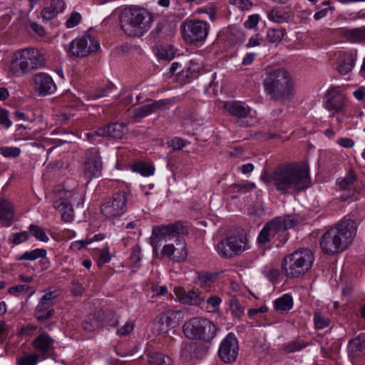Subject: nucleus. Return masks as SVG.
I'll use <instances>...</instances> for the list:
<instances>
[{
  "instance_id": "14",
  "label": "nucleus",
  "mask_w": 365,
  "mask_h": 365,
  "mask_svg": "<svg viewBox=\"0 0 365 365\" xmlns=\"http://www.w3.org/2000/svg\"><path fill=\"white\" fill-rule=\"evenodd\" d=\"M99 48L100 44L93 36L86 35L72 41L68 52L71 56L83 58L98 51Z\"/></svg>"
},
{
  "instance_id": "23",
  "label": "nucleus",
  "mask_w": 365,
  "mask_h": 365,
  "mask_svg": "<svg viewBox=\"0 0 365 365\" xmlns=\"http://www.w3.org/2000/svg\"><path fill=\"white\" fill-rule=\"evenodd\" d=\"M326 97L324 106L329 110L339 112L344 108L346 98L340 92L339 88H330L327 92Z\"/></svg>"
},
{
  "instance_id": "28",
  "label": "nucleus",
  "mask_w": 365,
  "mask_h": 365,
  "mask_svg": "<svg viewBox=\"0 0 365 365\" xmlns=\"http://www.w3.org/2000/svg\"><path fill=\"white\" fill-rule=\"evenodd\" d=\"M223 108L232 116L238 118H246L250 108L245 103L240 101H227L224 103Z\"/></svg>"
},
{
  "instance_id": "6",
  "label": "nucleus",
  "mask_w": 365,
  "mask_h": 365,
  "mask_svg": "<svg viewBox=\"0 0 365 365\" xmlns=\"http://www.w3.org/2000/svg\"><path fill=\"white\" fill-rule=\"evenodd\" d=\"M314 257L308 248H302L287 255L282 263V270L289 278H297L312 267Z\"/></svg>"
},
{
  "instance_id": "26",
  "label": "nucleus",
  "mask_w": 365,
  "mask_h": 365,
  "mask_svg": "<svg viewBox=\"0 0 365 365\" xmlns=\"http://www.w3.org/2000/svg\"><path fill=\"white\" fill-rule=\"evenodd\" d=\"M182 312L180 310L169 309L162 313L158 318L161 324L160 331H167L170 327L174 328L178 325L182 319Z\"/></svg>"
},
{
  "instance_id": "37",
  "label": "nucleus",
  "mask_w": 365,
  "mask_h": 365,
  "mask_svg": "<svg viewBox=\"0 0 365 365\" xmlns=\"http://www.w3.org/2000/svg\"><path fill=\"white\" fill-rule=\"evenodd\" d=\"M133 170L145 177L152 175L155 171L153 165L141 162L134 164Z\"/></svg>"
},
{
  "instance_id": "33",
  "label": "nucleus",
  "mask_w": 365,
  "mask_h": 365,
  "mask_svg": "<svg viewBox=\"0 0 365 365\" xmlns=\"http://www.w3.org/2000/svg\"><path fill=\"white\" fill-rule=\"evenodd\" d=\"M46 256V250L43 248H37L31 251H27L21 255L18 256L16 259L19 261L28 260L34 261L38 258H45Z\"/></svg>"
},
{
  "instance_id": "16",
  "label": "nucleus",
  "mask_w": 365,
  "mask_h": 365,
  "mask_svg": "<svg viewBox=\"0 0 365 365\" xmlns=\"http://www.w3.org/2000/svg\"><path fill=\"white\" fill-rule=\"evenodd\" d=\"M172 103L170 99L149 101L148 103L137 108H130L129 110L133 114L135 122H138L160 109L168 108Z\"/></svg>"
},
{
  "instance_id": "57",
  "label": "nucleus",
  "mask_w": 365,
  "mask_h": 365,
  "mask_svg": "<svg viewBox=\"0 0 365 365\" xmlns=\"http://www.w3.org/2000/svg\"><path fill=\"white\" fill-rule=\"evenodd\" d=\"M134 328V324L131 322H126L121 328L117 331L118 336H125L130 333Z\"/></svg>"
},
{
  "instance_id": "27",
  "label": "nucleus",
  "mask_w": 365,
  "mask_h": 365,
  "mask_svg": "<svg viewBox=\"0 0 365 365\" xmlns=\"http://www.w3.org/2000/svg\"><path fill=\"white\" fill-rule=\"evenodd\" d=\"M339 34L349 42L365 43V26L354 29H340Z\"/></svg>"
},
{
  "instance_id": "63",
  "label": "nucleus",
  "mask_w": 365,
  "mask_h": 365,
  "mask_svg": "<svg viewBox=\"0 0 365 365\" xmlns=\"http://www.w3.org/2000/svg\"><path fill=\"white\" fill-rule=\"evenodd\" d=\"M29 286L26 284H19L12 287H10L8 290L9 293L16 294L19 292H26L29 289Z\"/></svg>"
},
{
  "instance_id": "3",
  "label": "nucleus",
  "mask_w": 365,
  "mask_h": 365,
  "mask_svg": "<svg viewBox=\"0 0 365 365\" xmlns=\"http://www.w3.org/2000/svg\"><path fill=\"white\" fill-rule=\"evenodd\" d=\"M356 231V222L343 220L322 237L320 246L324 253L334 255L344 250L353 241Z\"/></svg>"
},
{
  "instance_id": "52",
  "label": "nucleus",
  "mask_w": 365,
  "mask_h": 365,
  "mask_svg": "<svg viewBox=\"0 0 365 365\" xmlns=\"http://www.w3.org/2000/svg\"><path fill=\"white\" fill-rule=\"evenodd\" d=\"M98 322L94 319V317H91L88 320L83 322V328L88 331H93L98 327Z\"/></svg>"
},
{
  "instance_id": "17",
  "label": "nucleus",
  "mask_w": 365,
  "mask_h": 365,
  "mask_svg": "<svg viewBox=\"0 0 365 365\" xmlns=\"http://www.w3.org/2000/svg\"><path fill=\"white\" fill-rule=\"evenodd\" d=\"M102 171V160L99 153L91 150L86 153L85 161L82 167V173L84 178L90 180L93 178L98 177Z\"/></svg>"
},
{
  "instance_id": "7",
  "label": "nucleus",
  "mask_w": 365,
  "mask_h": 365,
  "mask_svg": "<svg viewBox=\"0 0 365 365\" xmlns=\"http://www.w3.org/2000/svg\"><path fill=\"white\" fill-rule=\"evenodd\" d=\"M217 327L209 319L202 317H192L182 326L185 336L192 340L211 341L217 333Z\"/></svg>"
},
{
  "instance_id": "55",
  "label": "nucleus",
  "mask_w": 365,
  "mask_h": 365,
  "mask_svg": "<svg viewBox=\"0 0 365 365\" xmlns=\"http://www.w3.org/2000/svg\"><path fill=\"white\" fill-rule=\"evenodd\" d=\"M41 16L43 19L46 20H51L53 19L58 14L56 11L52 9L51 6L44 8L42 9L41 12Z\"/></svg>"
},
{
  "instance_id": "4",
  "label": "nucleus",
  "mask_w": 365,
  "mask_h": 365,
  "mask_svg": "<svg viewBox=\"0 0 365 365\" xmlns=\"http://www.w3.org/2000/svg\"><path fill=\"white\" fill-rule=\"evenodd\" d=\"M263 86L267 95L274 101L284 102L293 96L292 79L284 68L267 71L263 81Z\"/></svg>"
},
{
  "instance_id": "41",
  "label": "nucleus",
  "mask_w": 365,
  "mask_h": 365,
  "mask_svg": "<svg viewBox=\"0 0 365 365\" xmlns=\"http://www.w3.org/2000/svg\"><path fill=\"white\" fill-rule=\"evenodd\" d=\"M21 153V150L17 147L4 146L0 148V154L5 158H16Z\"/></svg>"
},
{
  "instance_id": "39",
  "label": "nucleus",
  "mask_w": 365,
  "mask_h": 365,
  "mask_svg": "<svg viewBox=\"0 0 365 365\" xmlns=\"http://www.w3.org/2000/svg\"><path fill=\"white\" fill-rule=\"evenodd\" d=\"M158 56L160 59L171 61L175 56L173 47L171 46H162L158 50Z\"/></svg>"
},
{
  "instance_id": "21",
  "label": "nucleus",
  "mask_w": 365,
  "mask_h": 365,
  "mask_svg": "<svg viewBox=\"0 0 365 365\" xmlns=\"http://www.w3.org/2000/svg\"><path fill=\"white\" fill-rule=\"evenodd\" d=\"M125 128L124 123H115L105 127L99 128L94 133H88L86 135L88 138H92L94 135H99L114 139H120L125 134Z\"/></svg>"
},
{
  "instance_id": "24",
  "label": "nucleus",
  "mask_w": 365,
  "mask_h": 365,
  "mask_svg": "<svg viewBox=\"0 0 365 365\" xmlns=\"http://www.w3.org/2000/svg\"><path fill=\"white\" fill-rule=\"evenodd\" d=\"M356 58V51L340 53L336 62L337 72L343 76L350 73L355 66Z\"/></svg>"
},
{
  "instance_id": "54",
  "label": "nucleus",
  "mask_w": 365,
  "mask_h": 365,
  "mask_svg": "<svg viewBox=\"0 0 365 365\" xmlns=\"http://www.w3.org/2000/svg\"><path fill=\"white\" fill-rule=\"evenodd\" d=\"M84 292V288L82 284L79 283L78 280L73 279L72 281L71 292L74 296H81Z\"/></svg>"
},
{
  "instance_id": "29",
  "label": "nucleus",
  "mask_w": 365,
  "mask_h": 365,
  "mask_svg": "<svg viewBox=\"0 0 365 365\" xmlns=\"http://www.w3.org/2000/svg\"><path fill=\"white\" fill-rule=\"evenodd\" d=\"M355 181L356 176L352 170H349L344 178L338 180L337 183L339 188L345 191L340 197L341 200H346L354 195V191L351 187Z\"/></svg>"
},
{
  "instance_id": "8",
  "label": "nucleus",
  "mask_w": 365,
  "mask_h": 365,
  "mask_svg": "<svg viewBox=\"0 0 365 365\" xmlns=\"http://www.w3.org/2000/svg\"><path fill=\"white\" fill-rule=\"evenodd\" d=\"M13 63L24 73L42 68L46 66L45 55L38 48L27 47L17 51L14 54Z\"/></svg>"
},
{
  "instance_id": "30",
  "label": "nucleus",
  "mask_w": 365,
  "mask_h": 365,
  "mask_svg": "<svg viewBox=\"0 0 365 365\" xmlns=\"http://www.w3.org/2000/svg\"><path fill=\"white\" fill-rule=\"evenodd\" d=\"M14 211L12 204L5 199L0 200V223L4 226L11 225Z\"/></svg>"
},
{
  "instance_id": "56",
  "label": "nucleus",
  "mask_w": 365,
  "mask_h": 365,
  "mask_svg": "<svg viewBox=\"0 0 365 365\" xmlns=\"http://www.w3.org/2000/svg\"><path fill=\"white\" fill-rule=\"evenodd\" d=\"M91 244V241L88 240L87 238L83 240H77L71 243V249L73 251H79L83 247Z\"/></svg>"
},
{
  "instance_id": "25",
  "label": "nucleus",
  "mask_w": 365,
  "mask_h": 365,
  "mask_svg": "<svg viewBox=\"0 0 365 365\" xmlns=\"http://www.w3.org/2000/svg\"><path fill=\"white\" fill-rule=\"evenodd\" d=\"M348 354L353 363L358 361L365 356V339L362 334L349 341Z\"/></svg>"
},
{
  "instance_id": "47",
  "label": "nucleus",
  "mask_w": 365,
  "mask_h": 365,
  "mask_svg": "<svg viewBox=\"0 0 365 365\" xmlns=\"http://www.w3.org/2000/svg\"><path fill=\"white\" fill-rule=\"evenodd\" d=\"M314 322L317 329H322L328 327L330 322L328 319L316 312L314 316Z\"/></svg>"
},
{
  "instance_id": "51",
  "label": "nucleus",
  "mask_w": 365,
  "mask_h": 365,
  "mask_svg": "<svg viewBox=\"0 0 365 365\" xmlns=\"http://www.w3.org/2000/svg\"><path fill=\"white\" fill-rule=\"evenodd\" d=\"M110 260V256L108 252V248L101 250V252L99 253L98 258V261H97L98 266L101 267L103 264H105L106 263L108 262Z\"/></svg>"
},
{
  "instance_id": "46",
  "label": "nucleus",
  "mask_w": 365,
  "mask_h": 365,
  "mask_svg": "<svg viewBox=\"0 0 365 365\" xmlns=\"http://www.w3.org/2000/svg\"><path fill=\"white\" fill-rule=\"evenodd\" d=\"M272 238L273 237L272 235H271V232L267 228V226L264 225L257 237L258 242L261 245H264L269 242Z\"/></svg>"
},
{
  "instance_id": "2",
  "label": "nucleus",
  "mask_w": 365,
  "mask_h": 365,
  "mask_svg": "<svg viewBox=\"0 0 365 365\" xmlns=\"http://www.w3.org/2000/svg\"><path fill=\"white\" fill-rule=\"evenodd\" d=\"M188 234L187 227L181 222H175L168 225H157L153 227L150 243L153 251L157 252L158 248L163 242H168L175 239L174 254L173 259L181 262L186 259L187 250L185 240L180 236Z\"/></svg>"
},
{
  "instance_id": "62",
  "label": "nucleus",
  "mask_w": 365,
  "mask_h": 365,
  "mask_svg": "<svg viewBox=\"0 0 365 365\" xmlns=\"http://www.w3.org/2000/svg\"><path fill=\"white\" fill-rule=\"evenodd\" d=\"M174 244L165 245L161 250V254L164 257H173L174 254Z\"/></svg>"
},
{
  "instance_id": "13",
  "label": "nucleus",
  "mask_w": 365,
  "mask_h": 365,
  "mask_svg": "<svg viewBox=\"0 0 365 365\" xmlns=\"http://www.w3.org/2000/svg\"><path fill=\"white\" fill-rule=\"evenodd\" d=\"M83 200V197L78 193H74L70 191L64 192L63 196H61L58 200L53 202V206L55 209L59 210L61 215V219L67 222L73 218V210L72 204L79 205Z\"/></svg>"
},
{
  "instance_id": "22",
  "label": "nucleus",
  "mask_w": 365,
  "mask_h": 365,
  "mask_svg": "<svg viewBox=\"0 0 365 365\" xmlns=\"http://www.w3.org/2000/svg\"><path fill=\"white\" fill-rule=\"evenodd\" d=\"M34 82L39 96L53 93L56 86L52 78L46 73H38L34 76Z\"/></svg>"
},
{
  "instance_id": "34",
  "label": "nucleus",
  "mask_w": 365,
  "mask_h": 365,
  "mask_svg": "<svg viewBox=\"0 0 365 365\" xmlns=\"http://www.w3.org/2000/svg\"><path fill=\"white\" fill-rule=\"evenodd\" d=\"M41 359L38 357L37 354L33 353H24L22 355L16 357V365H36Z\"/></svg>"
},
{
  "instance_id": "36",
  "label": "nucleus",
  "mask_w": 365,
  "mask_h": 365,
  "mask_svg": "<svg viewBox=\"0 0 365 365\" xmlns=\"http://www.w3.org/2000/svg\"><path fill=\"white\" fill-rule=\"evenodd\" d=\"M307 346L308 343L304 342L303 340L297 339L290 341L287 344H284L283 346V350L284 351V352L290 354L299 351Z\"/></svg>"
},
{
  "instance_id": "43",
  "label": "nucleus",
  "mask_w": 365,
  "mask_h": 365,
  "mask_svg": "<svg viewBox=\"0 0 365 365\" xmlns=\"http://www.w3.org/2000/svg\"><path fill=\"white\" fill-rule=\"evenodd\" d=\"M230 306L233 316L240 317L243 314L244 309L236 298L232 297L230 299Z\"/></svg>"
},
{
  "instance_id": "45",
  "label": "nucleus",
  "mask_w": 365,
  "mask_h": 365,
  "mask_svg": "<svg viewBox=\"0 0 365 365\" xmlns=\"http://www.w3.org/2000/svg\"><path fill=\"white\" fill-rule=\"evenodd\" d=\"M229 2L242 11L250 10L253 6V3L250 0H229Z\"/></svg>"
},
{
  "instance_id": "53",
  "label": "nucleus",
  "mask_w": 365,
  "mask_h": 365,
  "mask_svg": "<svg viewBox=\"0 0 365 365\" xmlns=\"http://www.w3.org/2000/svg\"><path fill=\"white\" fill-rule=\"evenodd\" d=\"M0 123L6 128H9L11 125V121L9 118L8 111L0 108Z\"/></svg>"
},
{
  "instance_id": "58",
  "label": "nucleus",
  "mask_w": 365,
  "mask_h": 365,
  "mask_svg": "<svg viewBox=\"0 0 365 365\" xmlns=\"http://www.w3.org/2000/svg\"><path fill=\"white\" fill-rule=\"evenodd\" d=\"M221 302V298L216 295H212L206 299V303L207 304V305L210 306L212 308L215 309L220 306Z\"/></svg>"
},
{
  "instance_id": "31",
  "label": "nucleus",
  "mask_w": 365,
  "mask_h": 365,
  "mask_svg": "<svg viewBox=\"0 0 365 365\" xmlns=\"http://www.w3.org/2000/svg\"><path fill=\"white\" fill-rule=\"evenodd\" d=\"M293 307V299L288 294H283L274 302V307L278 312H286L290 310Z\"/></svg>"
},
{
  "instance_id": "40",
  "label": "nucleus",
  "mask_w": 365,
  "mask_h": 365,
  "mask_svg": "<svg viewBox=\"0 0 365 365\" xmlns=\"http://www.w3.org/2000/svg\"><path fill=\"white\" fill-rule=\"evenodd\" d=\"M29 231L35 237V238L39 241L47 242L49 240L48 237L46 235L45 230L35 225H31L29 227Z\"/></svg>"
},
{
  "instance_id": "32",
  "label": "nucleus",
  "mask_w": 365,
  "mask_h": 365,
  "mask_svg": "<svg viewBox=\"0 0 365 365\" xmlns=\"http://www.w3.org/2000/svg\"><path fill=\"white\" fill-rule=\"evenodd\" d=\"M291 18L290 12L278 9H273L268 13L269 20L278 24L288 22Z\"/></svg>"
},
{
  "instance_id": "18",
  "label": "nucleus",
  "mask_w": 365,
  "mask_h": 365,
  "mask_svg": "<svg viewBox=\"0 0 365 365\" xmlns=\"http://www.w3.org/2000/svg\"><path fill=\"white\" fill-rule=\"evenodd\" d=\"M31 345L41 361L48 359L55 349L54 339L46 332L38 334Z\"/></svg>"
},
{
  "instance_id": "38",
  "label": "nucleus",
  "mask_w": 365,
  "mask_h": 365,
  "mask_svg": "<svg viewBox=\"0 0 365 365\" xmlns=\"http://www.w3.org/2000/svg\"><path fill=\"white\" fill-rule=\"evenodd\" d=\"M285 34L284 29H271L267 31V38L269 42L277 43L281 41Z\"/></svg>"
},
{
  "instance_id": "19",
  "label": "nucleus",
  "mask_w": 365,
  "mask_h": 365,
  "mask_svg": "<svg viewBox=\"0 0 365 365\" xmlns=\"http://www.w3.org/2000/svg\"><path fill=\"white\" fill-rule=\"evenodd\" d=\"M54 298L53 293L48 292L40 299L34 312V316L38 321L42 322L52 317L54 309L51 307L53 305Z\"/></svg>"
},
{
  "instance_id": "35",
  "label": "nucleus",
  "mask_w": 365,
  "mask_h": 365,
  "mask_svg": "<svg viewBox=\"0 0 365 365\" xmlns=\"http://www.w3.org/2000/svg\"><path fill=\"white\" fill-rule=\"evenodd\" d=\"M150 365H172V359L161 353H153L149 356Z\"/></svg>"
},
{
  "instance_id": "49",
  "label": "nucleus",
  "mask_w": 365,
  "mask_h": 365,
  "mask_svg": "<svg viewBox=\"0 0 365 365\" xmlns=\"http://www.w3.org/2000/svg\"><path fill=\"white\" fill-rule=\"evenodd\" d=\"M259 21V14H252L249 16L248 19L245 21L244 26L247 29H252L257 26Z\"/></svg>"
},
{
  "instance_id": "42",
  "label": "nucleus",
  "mask_w": 365,
  "mask_h": 365,
  "mask_svg": "<svg viewBox=\"0 0 365 365\" xmlns=\"http://www.w3.org/2000/svg\"><path fill=\"white\" fill-rule=\"evenodd\" d=\"M29 237V233L26 231L16 232L9 238V242L14 245H20L26 242Z\"/></svg>"
},
{
  "instance_id": "60",
  "label": "nucleus",
  "mask_w": 365,
  "mask_h": 365,
  "mask_svg": "<svg viewBox=\"0 0 365 365\" xmlns=\"http://www.w3.org/2000/svg\"><path fill=\"white\" fill-rule=\"evenodd\" d=\"M199 14L205 13L208 15L211 21H214L216 19V10L212 7H205L198 11Z\"/></svg>"
},
{
  "instance_id": "50",
  "label": "nucleus",
  "mask_w": 365,
  "mask_h": 365,
  "mask_svg": "<svg viewBox=\"0 0 365 365\" xmlns=\"http://www.w3.org/2000/svg\"><path fill=\"white\" fill-rule=\"evenodd\" d=\"M110 88H111L110 86H106L103 88H99V89L96 90L95 93H88V96H87L88 99L93 100V99H97V98L106 96L107 95L106 94L107 91L110 89Z\"/></svg>"
},
{
  "instance_id": "10",
  "label": "nucleus",
  "mask_w": 365,
  "mask_h": 365,
  "mask_svg": "<svg viewBox=\"0 0 365 365\" xmlns=\"http://www.w3.org/2000/svg\"><path fill=\"white\" fill-rule=\"evenodd\" d=\"M209 31V24L200 19H187L181 26L182 37L189 44L204 41Z\"/></svg>"
},
{
  "instance_id": "61",
  "label": "nucleus",
  "mask_w": 365,
  "mask_h": 365,
  "mask_svg": "<svg viewBox=\"0 0 365 365\" xmlns=\"http://www.w3.org/2000/svg\"><path fill=\"white\" fill-rule=\"evenodd\" d=\"M250 213L254 215L253 217L259 218L262 217V215L264 214V212L262 205L256 204L250 209Z\"/></svg>"
},
{
  "instance_id": "5",
  "label": "nucleus",
  "mask_w": 365,
  "mask_h": 365,
  "mask_svg": "<svg viewBox=\"0 0 365 365\" xmlns=\"http://www.w3.org/2000/svg\"><path fill=\"white\" fill-rule=\"evenodd\" d=\"M119 20L125 34L140 37L150 29L153 16L144 8H126L120 12Z\"/></svg>"
},
{
  "instance_id": "64",
  "label": "nucleus",
  "mask_w": 365,
  "mask_h": 365,
  "mask_svg": "<svg viewBox=\"0 0 365 365\" xmlns=\"http://www.w3.org/2000/svg\"><path fill=\"white\" fill-rule=\"evenodd\" d=\"M337 143L346 148H351L354 146V141L349 138H341L337 140Z\"/></svg>"
},
{
  "instance_id": "1",
  "label": "nucleus",
  "mask_w": 365,
  "mask_h": 365,
  "mask_svg": "<svg viewBox=\"0 0 365 365\" xmlns=\"http://www.w3.org/2000/svg\"><path fill=\"white\" fill-rule=\"evenodd\" d=\"M261 179L265 182H272L281 194L300 192L308 187L310 183L308 168L297 164L279 166L269 178L262 175Z\"/></svg>"
},
{
  "instance_id": "59",
  "label": "nucleus",
  "mask_w": 365,
  "mask_h": 365,
  "mask_svg": "<svg viewBox=\"0 0 365 365\" xmlns=\"http://www.w3.org/2000/svg\"><path fill=\"white\" fill-rule=\"evenodd\" d=\"M65 3L63 0H51L50 6L59 14L63 11L64 9Z\"/></svg>"
},
{
  "instance_id": "20",
  "label": "nucleus",
  "mask_w": 365,
  "mask_h": 365,
  "mask_svg": "<svg viewBox=\"0 0 365 365\" xmlns=\"http://www.w3.org/2000/svg\"><path fill=\"white\" fill-rule=\"evenodd\" d=\"M174 293L180 303L188 306H200L205 300V296L197 290L185 292L180 287H175Z\"/></svg>"
},
{
  "instance_id": "15",
  "label": "nucleus",
  "mask_w": 365,
  "mask_h": 365,
  "mask_svg": "<svg viewBox=\"0 0 365 365\" xmlns=\"http://www.w3.org/2000/svg\"><path fill=\"white\" fill-rule=\"evenodd\" d=\"M238 353V340L235 334L229 333L220 345L218 350L219 357L225 363H232L237 359Z\"/></svg>"
},
{
  "instance_id": "11",
  "label": "nucleus",
  "mask_w": 365,
  "mask_h": 365,
  "mask_svg": "<svg viewBox=\"0 0 365 365\" xmlns=\"http://www.w3.org/2000/svg\"><path fill=\"white\" fill-rule=\"evenodd\" d=\"M127 201L125 192H118L104 201L101 206V212L106 217L109 219L118 217L125 212Z\"/></svg>"
},
{
  "instance_id": "48",
  "label": "nucleus",
  "mask_w": 365,
  "mask_h": 365,
  "mask_svg": "<svg viewBox=\"0 0 365 365\" xmlns=\"http://www.w3.org/2000/svg\"><path fill=\"white\" fill-rule=\"evenodd\" d=\"M81 20V15L78 12L71 13L70 17L66 22V26L68 29L76 26Z\"/></svg>"
},
{
  "instance_id": "44",
  "label": "nucleus",
  "mask_w": 365,
  "mask_h": 365,
  "mask_svg": "<svg viewBox=\"0 0 365 365\" xmlns=\"http://www.w3.org/2000/svg\"><path fill=\"white\" fill-rule=\"evenodd\" d=\"M215 277V274L209 272L198 273V281L201 287L212 283Z\"/></svg>"
},
{
  "instance_id": "9",
  "label": "nucleus",
  "mask_w": 365,
  "mask_h": 365,
  "mask_svg": "<svg viewBox=\"0 0 365 365\" xmlns=\"http://www.w3.org/2000/svg\"><path fill=\"white\" fill-rule=\"evenodd\" d=\"M247 237L243 230L237 231L222 240L217 246L219 255L223 258H232L247 249Z\"/></svg>"
},
{
  "instance_id": "12",
  "label": "nucleus",
  "mask_w": 365,
  "mask_h": 365,
  "mask_svg": "<svg viewBox=\"0 0 365 365\" xmlns=\"http://www.w3.org/2000/svg\"><path fill=\"white\" fill-rule=\"evenodd\" d=\"M298 220L294 216H282L274 218L265 225L271 232L272 237L277 236L280 242H284L287 239L286 231L293 228L298 224Z\"/></svg>"
}]
</instances>
